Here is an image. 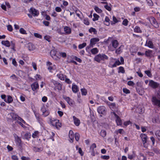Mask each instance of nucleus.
Listing matches in <instances>:
<instances>
[{
	"label": "nucleus",
	"mask_w": 160,
	"mask_h": 160,
	"mask_svg": "<svg viewBox=\"0 0 160 160\" xmlns=\"http://www.w3.org/2000/svg\"><path fill=\"white\" fill-rule=\"evenodd\" d=\"M53 83L55 86V88L59 90H61L62 89V85L61 84L58 82L56 81H54L53 82Z\"/></svg>",
	"instance_id": "412c9836"
},
{
	"label": "nucleus",
	"mask_w": 160,
	"mask_h": 160,
	"mask_svg": "<svg viewBox=\"0 0 160 160\" xmlns=\"http://www.w3.org/2000/svg\"><path fill=\"white\" fill-rule=\"evenodd\" d=\"M72 118L74 124L77 126H79L80 123V121L79 119L75 116H73Z\"/></svg>",
	"instance_id": "dca6fc26"
},
{
	"label": "nucleus",
	"mask_w": 160,
	"mask_h": 160,
	"mask_svg": "<svg viewBox=\"0 0 160 160\" xmlns=\"http://www.w3.org/2000/svg\"><path fill=\"white\" fill-rule=\"evenodd\" d=\"M112 46L114 48H116L118 46L119 43L117 40H114L112 41Z\"/></svg>",
	"instance_id": "5701e85b"
},
{
	"label": "nucleus",
	"mask_w": 160,
	"mask_h": 160,
	"mask_svg": "<svg viewBox=\"0 0 160 160\" xmlns=\"http://www.w3.org/2000/svg\"><path fill=\"white\" fill-rule=\"evenodd\" d=\"M81 91L82 95L86 96L87 94V91L85 88L81 89Z\"/></svg>",
	"instance_id": "473e14b6"
},
{
	"label": "nucleus",
	"mask_w": 160,
	"mask_h": 160,
	"mask_svg": "<svg viewBox=\"0 0 160 160\" xmlns=\"http://www.w3.org/2000/svg\"><path fill=\"white\" fill-rule=\"evenodd\" d=\"M148 85L153 88H156L159 86V84L151 80L149 81Z\"/></svg>",
	"instance_id": "20e7f679"
},
{
	"label": "nucleus",
	"mask_w": 160,
	"mask_h": 160,
	"mask_svg": "<svg viewBox=\"0 0 160 160\" xmlns=\"http://www.w3.org/2000/svg\"><path fill=\"white\" fill-rule=\"evenodd\" d=\"M86 45V43L85 42H84L82 44H80L78 46V48L79 49H81L83 48Z\"/></svg>",
	"instance_id": "3c124183"
},
{
	"label": "nucleus",
	"mask_w": 160,
	"mask_h": 160,
	"mask_svg": "<svg viewBox=\"0 0 160 160\" xmlns=\"http://www.w3.org/2000/svg\"><path fill=\"white\" fill-rule=\"evenodd\" d=\"M13 101L12 97L9 95L7 96V99L4 100V101L8 103H11Z\"/></svg>",
	"instance_id": "aec40b11"
},
{
	"label": "nucleus",
	"mask_w": 160,
	"mask_h": 160,
	"mask_svg": "<svg viewBox=\"0 0 160 160\" xmlns=\"http://www.w3.org/2000/svg\"><path fill=\"white\" fill-rule=\"evenodd\" d=\"M147 46L150 48H153V44L151 41H149L147 43Z\"/></svg>",
	"instance_id": "a19ab883"
},
{
	"label": "nucleus",
	"mask_w": 160,
	"mask_h": 160,
	"mask_svg": "<svg viewBox=\"0 0 160 160\" xmlns=\"http://www.w3.org/2000/svg\"><path fill=\"white\" fill-rule=\"evenodd\" d=\"M57 76L61 80H64L65 78V76L61 73L57 74Z\"/></svg>",
	"instance_id": "cd10ccee"
},
{
	"label": "nucleus",
	"mask_w": 160,
	"mask_h": 160,
	"mask_svg": "<svg viewBox=\"0 0 160 160\" xmlns=\"http://www.w3.org/2000/svg\"><path fill=\"white\" fill-rule=\"evenodd\" d=\"M148 5L150 6H152L153 5V3L151 0H146Z\"/></svg>",
	"instance_id": "69168bd1"
},
{
	"label": "nucleus",
	"mask_w": 160,
	"mask_h": 160,
	"mask_svg": "<svg viewBox=\"0 0 160 160\" xmlns=\"http://www.w3.org/2000/svg\"><path fill=\"white\" fill-rule=\"evenodd\" d=\"M10 78L13 80L17 81L18 80V77L15 75L13 74L10 77Z\"/></svg>",
	"instance_id": "ea45409f"
},
{
	"label": "nucleus",
	"mask_w": 160,
	"mask_h": 160,
	"mask_svg": "<svg viewBox=\"0 0 160 160\" xmlns=\"http://www.w3.org/2000/svg\"><path fill=\"white\" fill-rule=\"evenodd\" d=\"M34 36L35 37L37 38H41L42 36L40 35V34L37 33H34Z\"/></svg>",
	"instance_id": "bf43d9fd"
},
{
	"label": "nucleus",
	"mask_w": 160,
	"mask_h": 160,
	"mask_svg": "<svg viewBox=\"0 0 160 160\" xmlns=\"http://www.w3.org/2000/svg\"><path fill=\"white\" fill-rule=\"evenodd\" d=\"M31 87L32 90L33 91H35L37 89L39 88V85L38 82H35L31 85Z\"/></svg>",
	"instance_id": "f8f14e48"
},
{
	"label": "nucleus",
	"mask_w": 160,
	"mask_h": 160,
	"mask_svg": "<svg viewBox=\"0 0 160 160\" xmlns=\"http://www.w3.org/2000/svg\"><path fill=\"white\" fill-rule=\"evenodd\" d=\"M127 84L129 86H132L134 85V83L132 81H129L128 82Z\"/></svg>",
	"instance_id": "052dcab7"
},
{
	"label": "nucleus",
	"mask_w": 160,
	"mask_h": 160,
	"mask_svg": "<svg viewBox=\"0 0 160 160\" xmlns=\"http://www.w3.org/2000/svg\"><path fill=\"white\" fill-rule=\"evenodd\" d=\"M124 132V130L122 129H119L117 130H116L115 132V133L117 134H118V133L123 134Z\"/></svg>",
	"instance_id": "c756f323"
},
{
	"label": "nucleus",
	"mask_w": 160,
	"mask_h": 160,
	"mask_svg": "<svg viewBox=\"0 0 160 160\" xmlns=\"http://www.w3.org/2000/svg\"><path fill=\"white\" fill-rule=\"evenodd\" d=\"M64 31L67 34L70 33L71 32L70 28L67 26H65L64 28Z\"/></svg>",
	"instance_id": "bb28decb"
},
{
	"label": "nucleus",
	"mask_w": 160,
	"mask_h": 160,
	"mask_svg": "<svg viewBox=\"0 0 160 160\" xmlns=\"http://www.w3.org/2000/svg\"><path fill=\"white\" fill-rule=\"evenodd\" d=\"M63 98L70 106H72L74 104V101L69 97L64 96Z\"/></svg>",
	"instance_id": "423d86ee"
},
{
	"label": "nucleus",
	"mask_w": 160,
	"mask_h": 160,
	"mask_svg": "<svg viewBox=\"0 0 160 160\" xmlns=\"http://www.w3.org/2000/svg\"><path fill=\"white\" fill-rule=\"evenodd\" d=\"M155 135L159 141H160V130H157L155 132Z\"/></svg>",
	"instance_id": "7c9ffc66"
},
{
	"label": "nucleus",
	"mask_w": 160,
	"mask_h": 160,
	"mask_svg": "<svg viewBox=\"0 0 160 160\" xmlns=\"http://www.w3.org/2000/svg\"><path fill=\"white\" fill-rule=\"evenodd\" d=\"M47 65L48 67V69L50 71V72H51L52 70L55 69L56 68L55 65L49 61L47 62Z\"/></svg>",
	"instance_id": "1a4fd4ad"
},
{
	"label": "nucleus",
	"mask_w": 160,
	"mask_h": 160,
	"mask_svg": "<svg viewBox=\"0 0 160 160\" xmlns=\"http://www.w3.org/2000/svg\"><path fill=\"white\" fill-rule=\"evenodd\" d=\"M128 20L125 19L123 21L122 23L123 25H125V26H126L128 24Z\"/></svg>",
	"instance_id": "680f3d73"
},
{
	"label": "nucleus",
	"mask_w": 160,
	"mask_h": 160,
	"mask_svg": "<svg viewBox=\"0 0 160 160\" xmlns=\"http://www.w3.org/2000/svg\"><path fill=\"white\" fill-rule=\"evenodd\" d=\"M20 99L22 102L25 101V95L23 94L21 95L20 97Z\"/></svg>",
	"instance_id": "5fc2aeb1"
},
{
	"label": "nucleus",
	"mask_w": 160,
	"mask_h": 160,
	"mask_svg": "<svg viewBox=\"0 0 160 160\" xmlns=\"http://www.w3.org/2000/svg\"><path fill=\"white\" fill-rule=\"evenodd\" d=\"M20 32L22 34H26V31L22 28H21L19 30Z\"/></svg>",
	"instance_id": "864d4df0"
},
{
	"label": "nucleus",
	"mask_w": 160,
	"mask_h": 160,
	"mask_svg": "<svg viewBox=\"0 0 160 160\" xmlns=\"http://www.w3.org/2000/svg\"><path fill=\"white\" fill-rule=\"evenodd\" d=\"M100 135L102 137H104L106 135V132L104 130H101L100 132Z\"/></svg>",
	"instance_id": "e433bc0d"
},
{
	"label": "nucleus",
	"mask_w": 160,
	"mask_h": 160,
	"mask_svg": "<svg viewBox=\"0 0 160 160\" xmlns=\"http://www.w3.org/2000/svg\"><path fill=\"white\" fill-rule=\"evenodd\" d=\"M89 32H93L94 34H96L97 33V31L96 29L93 28H91L89 29Z\"/></svg>",
	"instance_id": "79ce46f5"
},
{
	"label": "nucleus",
	"mask_w": 160,
	"mask_h": 160,
	"mask_svg": "<svg viewBox=\"0 0 160 160\" xmlns=\"http://www.w3.org/2000/svg\"><path fill=\"white\" fill-rule=\"evenodd\" d=\"M105 8L108 11H111V8L107 5L104 6Z\"/></svg>",
	"instance_id": "774afa93"
},
{
	"label": "nucleus",
	"mask_w": 160,
	"mask_h": 160,
	"mask_svg": "<svg viewBox=\"0 0 160 160\" xmlns=\"http://www.w3.org/2000/svg\"><path fill=\"white\" fill-rule=\"evenodd\" d=\"M59 54L61 56H62L63 58H65L67 56V54L66 53L64 52H59Z\"/></svg>",
	"instance_id": "13d9d810"
},
{
	"label": "nucleus",
	"mask_w": 160,
	"mask_h": 160,
	"mask_svg": "<svg viewBox=\"0 0 160 160\" xmlns=\"http://www.w3.org/2000/svg\"><path fill=\"white\" fill-rule=\"evenodd\" d=\"M34 78L37 81L41 80L42 78L41 77L40 75L38 74L35 75L34 76Z\"/></svg>",
	"instance_id": "de8ad7c7"
},
{
	"label": "nucleus",
	"mask_w": 160,
	"mask_h": 160,
	"mask_svg": "<svg viewBox=\"0 0 160 160\" xmlns=\"http://www.w3.org/2000/svg\"><path fill=\"white\" fill-rule=\"evenodd\" d=\"M152 101L153 105L160 107V100H158L155 96L152 97Z\"/></svg>",
	"instance_id": "39448f33"
},
{
	"label": "nucleus",
	"mask_w": 160,
	"mask_h": 160,
	"mask_svg": "<svg viewBox=\"0 0 160 160\" xmlns=\"http://www.w3.org/2000/svg\"><path fill=\"white\" fill-rule=\"evenodd\" d=\"M94 9L98 13H100L102 12V10L97 6L95 7Z\"/></svg>",
	"instance_id": "603ef678"
},
{
	"label": "nucleus",
	"mask_w": 160,
	"mask_h": 160,
	"mask_svg": "<svg viewBox=\"0 0 160 160\" xmlns=\"http://www.w3.org/2000/svg\"><path fill=\"white\" fill-rule=\"evenodd\" d=\"M80 135L78 133L75 134V138L77 141H78L79 140Z\"/></svg>",
	"instance_id": "a18cd8bd"
},
{
	"label": "nucleus",
	"mask_w": 160,
	"mask_h": 160,
	"mask_svg": "<svg viewBox=\"0 0 160 160\" xmlns=\"http://www.w3.org/2000/svg\"><path fill=\"white\" fill-rule=\"evenodd\" d=\"M101 158L104 160H108L109 159L110 156L108 155H102L101 157Z\"/></svg>",
	"instance_id": "c03bdc74"
},
{
	"label": "nucleus",
	"mask_w": 160,
	"mask_h": 160,
	"mask_svg": "<svg viewBox=\"0 0 160 160\" xmlns=\"http://www.w3.org/2000/svg\"><path fill=\"white\" fill-rule=\"evenodd\" d=\"M123 47V46H121L117 49L116 51V53L117 54H119L120 53L122 52V48Z\"/></svg>",
	"instance_id": "c9c22d12"
},
{
	"label": "nucleus",
	"mask_w": 160,
	"mask_h": 160,
	"mask_svg": "<svg viewBox=\"0 0 160 160\" xmlns=\"http://www.w3.org/2000/svg\"><path fill=\"white\" fill-rule=\"evenodd\" d=\"M108 59V57L104 54H99L95 58V60H103Z\"/></svg>",
	"instance_id": "7ed1b4c3"
},
{
	"label": "nucleus",
	"mask_w": 160,
	"mask_h": 160,
	"mask_svg": "<svg viewBox=\"0 0 160 160\" xmlns=\"http://www.w3.org/2000/svg\"><path fill=\"white\" fill-rule=\"evenodd\" d=\"M145 73L149 77H151L152 76V74L151 73V72L149 70H147L145 71Z\"/></svg>",
	"instance_id": "49530a36"
},
{
	"label": "nucleus",
	"mask_w": 160,
	"mask_h": 160,
	"mask_svg": "<svg viewBox=\"0 0 160 160\" xmlns=\"http://www.w3.org/2000/svg\"><path fill=\"white\" fill-rule=\"evenodd\" d=\"M28 49L30 51H33L34 50L35 48V47L34 45L31 43H28Z\"/></svg>",
	"instance_id": "4be33fe9"
},
{
	"label": "nucleus",
	"mask_w": 160,
	"mask_h": 160,
	"mask_svg": "<svg viewBox=\"0 0 160 160\" xmlns=\"http://www.w3.org/2000/svg\"><path fill=\"white\" fill-rule=\"evenodd\" d=\"M94 18H92V20L94 21H97L98 20L99 16L96 14L94 13L93 14Z\"/></svg>",
	"instance_id": "58836bf2"
},
{
	"label": "nucleus",
	"mask_w": 160,
	"mask_h": 160,
	"mask_svg": "<svg viewBox=\"0 0 160 160\" xmlns=\"http://www.w3.org/2000/svg\"><path fill=\"white\" fill-rule=\"evenodd\" d=\"M29 12L33 15L34 16H38L39 14V12L38 10L35 9L31 8H30Z\"/></svg>",
	"instance_id": "9d476101"
},
{
	"label": "nucleus",
	"mask_w": 160,
	"mask_h": 160,
	"mask_svg": "<svg viewBox=\"0 0 160 160\" xmlns=\"http://www.w3.org/2000/svg\"><path fill=\"white\" fill-rule=\"evenodd\" d=\"M124 63V61H116L115 62H113L112 61H111L109 64L108 66L110 68H113L119 66Z\"/></svg>",
	"instance_id": "f257e3e1"
},
{
	"label": "nucleus",
	"mask_w": 160,
	"mask_h": 160,
	"mask_svg": "<svg viewBox=\"0 0 160 160\" xmlns=\"http://www.w3.org/2000/svg\"><path fill=\"white\" fill-rule=\"evenodd\" d=\"M18 116L13 112H11L8 115L7 118L10 119H16Z\"/></svg>",
	"instance_id": "4468645a"
},
{
	"label": "nucleus",
	"mask_w": 160,
	"mask_h": 160,
	"mask_svg": "<svg viewBox=\"0 0 160 160\" xmlns=\"http://www.w3.org/2000/svg\"><path fill=\"white\" fill-rule=\"evenodd\" d=\"M72 92L74 93H77L79 90L78 86L74 83L72 84Z\"/></svg>",
	"instance_id": "f3484780"
},
{
	"label": "nucleus",
	"mask_w": 160,
	"mask_h": 160,
	"mask_svg": "<svg viewBox=\"0 0 160 160\" xmlns=\"http://www.w3.org/2000/svg\"><path fill=\"white\" fill-rule=\"evenodd\" d=\"M152 51L150 50H147L145 51V55L147 57H151L152 55Z\"/></svg>",
	"instance_id": "c85d7f7f"
},
{
	"label": "nucleus",
	"mask_w": 160,
	"mask_h": 160,
	"mask_svg": "<svg viewBox=\"0 0 160 160\" xmlns=\"http://www.w3.org/2000/svg\"><path fill=\"white\" fill-rule=\"evenodd\" d=\"M108 106L112 110H114L116 108L115 104L114 103H108Z\"/></svg>",
	"instance_id": "a878e982"
},
{
	"label": "nucleus",
	"mask_w": 160,
	"mask_h": 160,
	"mask_svg": "<svg viewBox=\"0 0 160 160\" xmlns=\"http://www.w3.org/2000/svg\"><path fill=\"white\" fill-rule=\"evenodd\" d=\"M56 125H55L54 127L56 128H57L58 129L61 127V124L59 122V121L58 120V122H57Z\"/></svg>",
	"instance_id": "6e6d98bb"
},
{
	"label": "nucleus",
	"mask_w": 160,
	"mask_h": 160,
	"mask_svg": "<svg viewBox=\"0 0 160 160\" xmlns=\"http://www.w3.org/2000/svg\"><path fill=\"white\" fill-rule=\"evenodd\" d=\"M14 137L15 141L18 143L20 144L21 142V140L20 138L16 134H15V135H14Z\"/></svg>",
	"instance_id": "2f4dec72"
},
{
	"label": "nucleus",
	"mask_w": 160,
	"mask_h": 160,
	"mask_svg": "<svg viewBox=\"0 0 160 160\" xmlns=\"http://www.w3.org/2000/svg\"><path fill=\"white\" fill-rule=\"evenodd\" d=\"M39 132L38 131H35L32 134V137L33 138H36L38 137Z\"/></svg>",
	"instance_id": "72a5a7b5"
},
{
	"label": "nucleus",
	"mask_w": 160,
	"mask_h": 160,
	"mask_svg": "<svg viewBox=\"0 0 160 160\" xmlns=\"http://www.w3.org/2000/svg\"><path fill=\"white\" fill-rule=\"evenodd\" d=\"M134 31L135 32L138 33H141L142 32L141 30L140 29V28L138 26H136L134 29Z\"/></svg>",
	"instance_id": "4c0bfd02"
},
{
	"label": "nucleus",
	"mask_w": 160,
	"mask_h": 160,
	"mask_svg": "<svg viewBox=\"0 0 160 160\" xmlns=\"http://www.w3.org/2000/svg\"><path fill=\"white\" fill-rule=\"evenodd\" d=\"M91 52L92 54H95L98 52V49L96 48H93L91 50Z\"/></svg>",
	"instance_id": "09e8293b"
},
{
	"label": "nucleus",
	"mask_w": 160,
	"mask_h": 160,
	"mask_svg": "<svg viewBox=\"0 0 160 160\" xmlns=\"http://www.w3.org/2000/svg\"><path fill=\"white\" fill-rule=\"evenodd\" d=\"M119 68V72H121L122 73H124V69L122 67H120Z\"/></svg>",
	"instance_id": "338daca9"
},
{
	"label": "nucleus",
	"mask_w": 160,
	"mask_h": 160,
	"mask_svg": "<svg viewBox=\"0 0 160 160\" xmlns=\"http://www.w3.org/2000/svg\"><path fill=\"white\" fill-rule=\"evenodd\" d=\"M140 136L142 138L143 144L145 148H146L147 147L145 146V144L147 142V135L144 133H141L140 135Z\"/></svg>",
	"instance_id": "6e6552de"
},
{
	"label": "nucleus",
	"mask_w": 160,
	"mask_h": 160,
	"mask_svg": "<svg viewBox=\"0 0 160 160\" xmlns=\"http://www.w3.org/2000/svg\"><path fill=\"white\" fill-rule=\"evenodd\" d=\"M112 115H114L116 118V122L118 126L121 125L122 124V122L120 118L114 112H112Z\"/></svg>",
	"instance_id": "f03ea898"
},
{
	"label": "nucleus",
	"mask_w": 160,
	"mask_h": 160,
	"mask_svg": "<svg viewBox=\"0 0 160 160\" xmlns=\"http://www.w3.org/2000/svg\"><path fill=\"white\" fill-rule=\"evenodd\" d=\"M43 149L42 148H38L37 147H34L33 148V150L35 152H40Z\"/></svg>",
	"instance_id": "f704fd0d"
},
{
	"label": "nucleus",
	"mask_w": 160,
	"mask_h": 160,
	"mask_svg": "<svg viewBox=\"0 0 160 160\" xmlns=\"http://www.w3.org/2000/svg\"><path fill=\"white\" fill-rule=\"evenodd\" d=\"M48 109L47 108L45 107V106H43L41 108V112H42V113H44V112H46L47 110H48Z\"/></svg>",
	"instance_id": "37998d69"
},
{
	"label": "nucleus",
	"mask_w": 160,
	"mask_h": 160,
	"mask_svg": "<svg viewBox=\"0 0 160 160\" xmlns=\"http://www.w3.org/2000/svg\"><path fill=\"white\" fill-rule=\"evenodd\" d=\"M99 39L98 38H94L91 39L90 45L93 47L94 45L97 42H99Z\"/></svg>",
	"instance_id": "2eb2a0df"
},
{
	"label": "nucleus",
	"mask_w": 160,
	"mask_h": 160,
	"mask_svg": "<svg viewBox=\"0 0 160 160\" xmlns=\"http://www.w3.org/2000/svg\"><path fill=\"white\" fill-rule=\"evenodd\" d=\"M35 116L37 119L38 121V122L40 123V122L41 120V119L39 117V115L38 114H35Z\"/></svg>",
	"instance_id": "0e129e2a"
},
{
	"label": "nucleus",
	"mask_w": 160,
	"mask_h": 160,
	"mask_svg": "<svg viewBox=\"0 0 160 160\" xmlns=\"http://www.w3.org/2000/svg\"><path fill=\"white\" fill-rule=\"evenodd\" d=\"M150 21L153 26L156 28H158L159 26L156 19L154 18H152L150 19Z\"/></svg>",
	"instance_id": "ddd939ff"
},
{
	"label": "nucleus",
	"mask_w": 160,
	"mask_h": 160,
	"mask_svg": "<svg viewBox=\"0 0 160 160\" xmlns=\"http://www.w3.org/2000/svg\"><path fill=\"white\" fill-rule=\"evenodd\" d=\"M2 44L8 47H9L10 46V43L8 40L3 41L1 42Z\"/></svg>",
	"instance_id": "393cba45"
},
{
	"label": "nucleus",
	"mask_w": 160,
	"mask_h": 160,
	"mask_svg": "<svg viewBox=\"0 0 160 160\" xmlns=\"http://www.w3.org/2000/svg\"><path fill=\"white\" fill-rule=\"evenodd\" d=\"M96 147V144L94 143H93L90 147V150H94V149Z\"/></svg>",
	"instance_id": "4d7b16f0"
},
{
	"label": "nucleus",
	"mask_w": 160,
	"mask_h": 160,
	"mask_svg": "<svg viewBox=\"0 0 160 160\" xmlns=\"http://www.w3.org/2000/svg\"><path fill=\"white\" fill-rule=\"evenodd\" d=\"M31 134L30 132H27L24 135V138L29 141L31 138Z\"/></svg>",
	"instance_id": "b1692460"
},
{
	"label": "nucleus",
	"mask_w": 160,
	"mask_h": 160,
	"mask_svg": "<svg viewBox=\"0 0 160 160\" xmlns=\"http://www.w3.org/2000/svg\"><path fill=\"white\" fill-rule=\"evenodd\" d=\"M98 112L99 114H105L106 112L105 108L103 106H101L98 108Z\"/></svg>",
	"instance_id": "9b49d317"
},
{
	"label": "nucleus",
	"mask_w": 160,
	"mask_h": 160,
	"mask_svg": "<svg viewBox=\"0 0 160 160\" xmlns=\"http://www.w3.org/2000/svg\"><path fill=\"white\" fill-rule=\"evenodd\" d=\"M56 53L57 51L54 49L51 50L50 52L51 56L53 59L57 60L58 59H60V58L59 57L57 56Z\"/></svg>",
	"instance_id": "0eeeda50"
},
{
	"label": "nucleus",
	"mask_w": 160,
	"mask_h": 160,
	"mask_svg": "<svg viewBox=\"0 0 160 160\" xmlns=\"http://www.w3.org/2000/svg\"><path fill=\"white\" fill-rule=\"evenodd\" d=\"M69 137L70 138V140H69L70 142H73L74 140V135L73 132L72 130H70L69 131Z\"/></svg>",
	"instance_id": "a211bd4d"
},
{
	"label": "nucleus",
	"mask_w": 160,
	"mask_h": 160,
	"mask_svg": "<svg viewBox=\"0 0 160 160\" xmlns=\"http://www.w3.org/2000/svg\"><path fill=\"white\" fill-rule=\"evenodd\" d=\"M49 119L51 124L54 127L55 125H56L57 122H58V119L52 118H50Z\"/></svg>",
	"instance_id": "6ab92c4d"
},
{
	"label": "nucleus",
	"mask_w": 160,
	"mask_h": 160,
	"mask_svg": "<svg viewBox=\"0 0 160 160\" xmlns=\"http://www.w3.org/2000/svg\"><path fill=\"white\" fill-rule=\"evenodd\" d=\"M122 90L123 92L127 94H129L130 93V91L126 88H123Z\"/></svg>",
	"instance_id": "8fccbe9b"
},
{
	"label": "nucleus",
	"mask_w": 160,
	"mask_h": 160,
	"mask_svg": "<svg viewBox=\"0 0 160 160\" xmlns=\"http://www.w3.org/2000/svg\"><path fill=\"white\" fill-rule=\"evenodd\" d=\"M49 114V112L48 111V110L47 111H46V112H44V113H42V115L44 117H46V116H48V115Z\"/></svg>",
	"instance_id": "e2e57ef3"
}]
</instances>
